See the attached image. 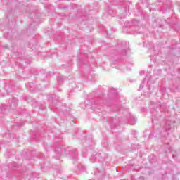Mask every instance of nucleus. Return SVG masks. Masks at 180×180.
<instances>
[{
  "label": "nucleus",
  "mask_w": 180,
  "mask_h": 180,
  "mask_svg": "<svg viewBox=\"0 0 180 180\" xmlns=\"http://www.w3.org/2000/svg\"><path fill=\"white\" fill-rule=\"evenodd\" d=\"M165 129L167 131H171V129H172L171 125L170 124L166 125Z\"/></svg>",
  "instance_id": "1"
},
{
  "label": "nucleus",
  "mask_w": 180,
  "mask_h": 180,
  "mask_svg": "<svg viewBox=\"0 0 180 180\" xmlns=\"http://www.w3.org/2000/svg\"><path fill=\"white\" fill-rule=\"evenodd\" d=\"M81 169H82V171H85V169H86V167L84 165H82Z\"/></svg>",
  "instance_id": "2"
},
{
  "label": "nucleus",
  "mask_w": 180,
  "mask_h": 180,
  "mask_svg": "<svg viewBox=\"0 0 180 180\" xmlns=\"http://www.w3.org/2000/svg\"><path fill=\"white\" fill-rule=\"evenodd\" d=\"M13 102H14V106L16 107V105H18V101H16V99H13Z\"/></svg>",
  "instance_id": "3"
},
{
  "label": "nucleus",
  "mask_w": 180,
  "mask_h": 180,
  "mask_svg": "<svg viewBox=\"0 0 180 180\" xmlns=\"http://www.w3.org/2000/svg\"><path fill=\"white\" fill-rule=\"evenodd\" d=\"M37 157H43V156H41V153H37Z\"/></svg>",
  "instance_id": "4"
},
{
  "label": "nucleus",
  "mask_w": 180,
  "mask_h": 180,
  "mask_svg": "<svg viewBox=\"0 0 180 180\" xmlns=\"http://www.w3.org/2000/svg\"><path fill=\"white\" fill-rule=\"evenodd\" d=\"M11 155L10 153H7L6 155H5V157H9Z\"/></svg>",
  "instance_id": "5"
},
{
  "label": "nucleus",
  "mask_w": 180,
  "mask_h": 180,
  "mask_svg": "<svg viewBox=\"0 0 180 180\" xmlns=\"http://www.w3.org/2000/svg\"><path fill=\"white\" fill-rule=\"evenodd\" d=\"M139 74H140V75H144V72H140Z\"/></svg>",
  "instance_id": "6"
},
{
  "label": "nucleus",
  "mask_w": 180,
  "mask_h": 180,
  "mask_svg": "<svg viewBox=\"0 0 180 180\" xmlns=\"http://www.w3.org/2000/svg\"><path fill=\"white\" fill-rule=\"evenodd\" d=\"M152 122H154V117L152 118Z\"/></svg>",
  "instance_id": "7"
},
{
  "label": "nucleus",
  "mask_w": 180,
  "mask_h": 180,
  "mask_svg": "<svg viewBox=\"0 0 180 180\" xmlns=\"http://www.w3.org/2000/svg\"><path fill=\"white\" fill-rule=\"evenodd\" d=\"M111 90H112V91H115V89H112Z\"/></svg>",
  "instance_id": "8"
},
{
  "label": "nucleus",
  "mask_w": 180,
  "mask_h": 180,
  "mask_svg": "<svg viewBox=\"0 0 180 180\" xmlns=\"http://www.w3.org/2000/svg\"><path fill=\"white\" fill-rule=\"evenodd\" d=\"M173 158H175V155H173Z\"/></svg>",
  "instance_id": "9"
},
{
  "label": "nucleus",
  "mask_w": 180,
  "mask_h": 180,
  "mask_svg": "<svg viewBox=\"0 0 180 180\" xmlns=\"http://www.w3.org/2000/svg\"><path fill=\"white\" fill-rule=\"evenodd\" d=\"M0 150H1V147H0Z\"/></svg>",
  "instance_id": "10"
}]
</instances>
